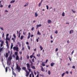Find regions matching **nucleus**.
<instances>
[{
    "label": "nucleus",
    "instance_id": "obj_46",
    "mask_svg": "<svg viewBox=\"0 0 77 77\" xmlns=\"http://www.w3.org/2000/svg\"><path fill=\"white\" fill-rule=\"evenodd\" d=\"M12 51H11V54L10 56H12Z\"/></svg>",
    "mask_w": 77,
    "mask_h": 77
},
{
    "label": "nucleus",
    "instance_id": "obj_43",
    "mask_svg": "<svg viewBox=\"0 0 77 77\" xmlns=\"http://www.w3.org/2000/svg\"><path fill=\"white\" fill-rule=\"evenodd\" d=\"M33 56L32 55H30V57L31 59L32 58H33Z\"/></svg>",
    "mask_w": 77,
    "mask_h": 77
},
{
    "label": "nucleus",
    "instance_id": "obj_28",
    "mask_svg": "<svg viewBox=\"0 0 77 77\" xmlns=\"http://www.w3.org/2000/svg\"><path fill=\"white\" fill-rule=\"evenodd\" d=\"M5 72H8V67H6L5 69Z\"/></svg>",
    "mask_w": 77,
    "mask_h": 77
},
{
    "label": "nucleus",
    "instance_id": "obj_33",
    "mask_svg": "<svg viewBox=\"0 0 77 77\" xmlns=\"http://www.w3.org/2000/svg\"><path fill=\"white\" fill-rule=\"evenodd\" d=\"M5 42L7 44V45L9 44V43H8V41L6 40Z\"/></svg>",
    "mask_w": 77,
    "mask_h": 77
},
{
    "label": "nucleus",
    "instance_id": "obj_41",
    "mask_svg": "<svg viewBox=\"0 0 77 77\" xmlns=\"http://www.w3.org/2000/svg\"><path fill=\"white\" fill-rule=\"evenodd\" d=\"M68 58L69 59V60H70V61H71V58L69 57V56Z\"/></svg>",
    "mask_w": 77,
    "mask_h": 77
},
{
    "label": "nucleus",
    "instance_id": "obj_60",
    "mask_svg": "<svg viewBox=\"0 0 77 77\" xmlns=\"http://www.w3.org/2000/svg\"><path fill=\"white\" fill-rule=\"evenodd\" d=\"M30 36L28 35V36L27 37V38L28 39H29L30 38Z\"/></svg>",
    "mask_w": 77,
    "mask_h": 77
},
{
    "label": "nucleus",
    "instance_id": "obj_64",
    "mask_svg": "<svg viewBox=\"0 0 77 77\" xmlns=\"http://www.w3.org/2000/svg\"><path fill=\"white\" fill-rule=\"evenodd\" d=\"M8 36H9V34H7L6 35V36L7 37H8Z\"/></svg>",
    "mask_w": 77,
    "mask_h": 77
},
{
    "label": "nucleus",
    "instance_id": "obj_26",
    "mask_svg": "<svg viewBox=\"0 0 77 77\" xmlns=\"http://www.w3.org/2000/svg\"><path fill=\"white\" fill-rule=\"evenodd\" d=\"M23 38H24V36H23V35L21 36L20 37V39H21V40H22V39H23Z\"/></svg>",
    "mask_w": 77,
    "mask_h": 77
},
{
    "label": "nucleus",
    "instance_id": "obj_11",
    "mask_svg": "<svg viewBox=\"0 0 77 77\" xmlns=\"http://www.w3.org/2000/svg\"><path fill=\"white\" fill-rule=\"evenodd\" d=\"M37 34L39 35H41V33L39 32V31H38Z\"/></svg>",
    "mask_w": 77,
    "mask_h": 77
},
{
    "label": "nucleus",
    "instance_id": "obj_10",
    "mask_svg": "<svg viewBox=\"0 0 77 77\" xmlns=\"http://www.w3.org/2000/svg\"><path fill=\"white\" fill-rule=\"evenodd\" d=\"M29 74H30V73H29V72H27L26 75V77H27L28 76H29Z\"/></svg>",
    "mask_w": 77,
    "mask_h": 77
},
{
    "label": "nucleus",
    "instance_id": "obj_5",
    "mask_svg": "<svg viewBox=\"0 0 77 77\" xmlns=\"http://www.w3.org/2000/svg\"><path fill=\"white\" fill-rule=\"evenodd\" d=\"M40 67L41 68V70L42 71H45V70L44 69L43 67H42V66H41Z\"/></svg>",
    "mask_w": 77,
    "mask_h": 77
},
{
    "label": "nucleus",
    "instance_id": "obj_38",
    "mask_svg": "<svg viewBox=\"0 0 77 77\" xmlns=\"http://www.w3.org/2000/svg\"><path fill=\"white\" fill-rule=\"evenodd\" d=\"M41 3H40L39 4H38V7H40L41 6Z\"/></svg>",
    "mask_w": 77,
    "mask_h": 77
},
{
    "label": "nucleus",
    "instance_id": "obj_19",
    "mask_svg": "<svg viewBox=\"0 0 77 77\" xmlns=\"http://www.w3.org/2000/svg\"><path fill=\"white\" fill-rule=\"evenodd\" d=\"M15 2V0H12L10 2V3H14V2Z\"/></svg>",
    "mask_w": 77,
    "mask_h": 77
},
{
    "label": "nucleus",
    "instance_id": "obj_44",
    "mask_svg": "<svg viewBox=\"0 0 77 77\" xmlns=\"http://www.w3.org/2000/svg\"><path fill=\"white\" fill-rule=\"evenodd\" d=\"M7 46L8 48H9V44L7 45Z\"/></svg>",
    "mask_w": 77,
    "mask_h": 77
},
{
    "label": "nucleus",
    "instance_id": "obj_61",
    "mask_svg": "<svg viewBox=\"0 0 77 77\" xmlns=\"http://www.w3.org/2000/svg\"><path fill=\"white\" fill-rule=\"evenodd\" d=\"M34 74H35V75H36V74H37V73H36V72H34Z\"/></svg>",
    "mask_w": 77,
    "mask_h": 77
},
{
    "label": "nucleus",
    "instance_id": "obj_35",
    "mask_svg": "<svg viewBox=\"0 0 77 77\" xmlns=\"http://www.w3.org/2000/svg\"><path fill=\"white\" fill-rule=\"evenodd\" d=\"M26 67H23L22 68V69H23V70H26Z\"/></svg>",
    "mask_w": 77,
    "mask_h": 77
},
{
    "label": "nucleus",
    "instance_id": "obj_57",
    "mask_svg": "<svg viewBox=\"0 0 77 77\" xmlns=\"http://www.w3.org/2000/svg\"><path fill=\"white\" fill-rule=\"evenodd\" d=\"M46 7L47 9H48V5H46Z\"/></svg>",
    "mask_w": 77,
    "mask_h": 77
},
{
    "label": "nucleus",
    "instance_id": "obj_59",
    "mask_svg": "<svg viewBox=\"0 0 77 77\" xmlns=\"http://www.w3.org/2000/svg\"><path fill=\"white\" fill-rule=\"evenodd\" d=\"M11 5H9L8 6L9 8H10L11 7Z\"/></svg>",
    "mask_w": 77,
    "mask_h": 77
},
{
    "label": "nucleus",
    "instance_id": "obj_14",
    "mask_svg": "<svg viewBox=\"0 0 77 77\" xmlns=\"http://www.w3.org/2000/svg\"><path fill=\"white\" fill-rule=\"evenodd\" d=\"M29 5V3L28 2H27L26 3L25 5H24V7H26V6H28Z\"/></svg>",
    "mask_w": 77,
    "mask_h": 77
},
{
    "label": "nucleus",
    "instance_id": "obj_18",
    "mask_svg": "<svg viewBox=\"0 0 77 77\" xmlns=\"http://www.w3.org/2000/svg\"><path fill=\"white\" fill-rule=\"evenodd\" d=\"M42 26V25L41 24H39V25H37L36 27H41V26Z\"/></svg>",
    "mask_w": 77,
    "mask_h": 77
},
{
    "label": "nucleus",
    "instance_id": "obj_7",
    "mask_svg": "<svg viewBox=\"0 0 77 77\" xmlns=\"http://www.w3.org/2000/svg\"><path fill=\"white\" fill-rule=\"evenodd\" d=\"M48 24H51V20H48Z\"/></svg>",
    "mask_w": 77,
    "mask_h": 77
},
{
    "label": "nucleus",
    "instance_id": "obj_63",
    "mask_svg": "<svg viewBox=\"0 0 77 77\" xmlns=\"http://www.w3.org/2000/svg\"><path fill=\"white\" fill-rule=\"evenodd\" d=\"M29 77H32V74H29Z\"/></svg>",
    "mask_w": 77,
    "mask_h": 77
},
{
    "label": "nucleus",
    "instance_id": "obj_37",
    "mask_svg": "<svg viewBox=\"0 0 77 77\" xmlns=\"http://www.w3.org/2000/svg\"><path fill=\"white\" fill-rule=\"evenodd\" d=\"M26 57L27 59H29V55H27L26 56Z\"/></svg>",
    "mask_w": 77,
    "mask_h": 77
},
{
    "label": "nucleus",
    "instance_id": "obj_42",
    "mask_svg": "<svg viewBox=\"0 0 77 77\" xmlns=\"http://www.w3.org/2000/svg\"><path fill=\"white\" fill-rule=\"evenodd\" d=\"M13 36L14 37V38H16V35H15V34H14L13 35Z\"/></svg>",
    "mask_w": 77,
    "mask_h": 77
},
{
    "label": "nucleus",
    "instance_id": "obj_62",
    "mask_svg": "<svg viewBox=\"0 0 77 77\" xmlns=\"http://www.w3.org/2000/svg\"><path fill=\"white\" fill-rule=\"evenodd\" d=\"M51 39H53V37H52V35L51 36Z\"/></svg>",
    "mask_w": 77,
    "mask_h": 77
},
{
    "label": "nucleus",
    "instance_id": "obj_52",
    "mask_svg": "<svg viewBox=\"0 0 77 77\" xmlns=\"http://www.w3.org/2000/svg\"><path fill=\"white\" fill-rule=\"evenodd\" d=\"M75 67L74 66H73L72 67V68H73V69H75Z\"/></svg>",
    "mask_w": 77,
    "mask_h": 77
},
{
    "label": "nucleus",
    "instance_id": "obj_13",
    "mask_svg": "<svg viewBox=\"0 0 77 77\" xmlns=\"http://www.w3.org/2000/svg\"><path fill=\"white\" fill-rule=\"evenodd\" d=\"M6 40L7 41V40H8V41H10V38H8V37H6Z\"/></svg>",
    "mask_w": 77,
    "mask_h": 77
},
{
    "label": "nucleus",
    "instance_id": "obj_3",
    "mask_svg": "<svg viewBox=\"0 0 77 77\" xmlns=\"http://www.w3.org/2000/svg\"><path fill=\"white\" fill-rule=\"evenodd\" d=\"M26 66L27 67V69L28 68H30V64L28 63L26 64Z\"/></svg>",
    "mask_w": 77,
    "mask_h": 77
},
{
    "label": "nucleus",
    "instance_id": "obj_27",
    "mask_svg": "<svg viewBox=\"0 0 77 77\" xmlns=\"http://www.w3.org/2000/svg\"><path fill=\"white\" fill-rule=\"evenodd\" d=\"M62 16L63 17H64V16H65V13L64 12H63L62 14Z\"/></svg>",
    "mask_w": 77,
    "mask_h": 77
},
{
    "label": "nucleus",
    "instance_id": "obj_12",
    "mask_svg": "<svg viewBox=\"0 0 77 77\" xmlns=\"http://www.w3.org/2000/svg\"><path fill=\"white\" fill-rule=\"evenodd\" d=\"M17 44L19 45V46L20 47H21V44L20 43V42H18L17 43Z\"/></svg>",
    "mask_w": 77,
    "mask_h": 77
},
{
    "label": "nucleus",
    "instance_id": "obj_21",
    "mask_svg": "<svg viewBox=\"0 0 77 77\" xmlns=\"http://www.w3.org/2000/svg\"><path fill=\"white\" fill-rule=\"evenodd\" d=\"M74 32V31L73 30H71L69 32L70 34H71V33H72Z\"/></svg>",
    "mask_w": 77,
    "mask_h": 77
},
{
    "label": "nucleus",
    "instance_id": "obj_4",
    "mask_svg": "<svg viewBox=\"0 0 77 77\" xmlns=\"http://www.w3.org/2000/svg\"><path fill=\"white\" fill-rule=\"evenodd\" d=\"M29 62H30L31 64V66H33V62H32V61L30 60H29Z\"/></svg>",
    "mask_w": 77,
    "mask_h": 77
},
{
    "label": "nucleus",
    "instance_id": "obj_56",
    "mask_svg": "<svg viewBox=\"0 0 77 77\" xmlns=\"http://www.w3.org/2000/svg\"><path fill=\"white\" fill-rule=\"evenodd\" d=\"M11 68H12V72H14V68L12 67H11Z\"/></svg>",
    "mask_w": 77,
    "mask_h": 77
},
{
    "label": "nucleus",
    "instance_id": "obj_1",
    "mask_svg": "<svg viewBox=\"0 0 77 77\" xmlns=\"http://www.w3.org/2000/svg\"><path fill=\"white\" fill-rule=\"evenodd\" d=\"M11 59H12V56H9L8 59V60L7 61V65L10 66L11 65Z\"/></svg>",
    "mask_w": 77,
    "mask_h": 77
},
{
    "label": "nucleus",
    "instance_id": "obj_36",
    "mask_svg": "<svg viewBox=\"0 0 77 77\" xmlns=\"http://www.w3.org/2000/svg\"><path fill=\"white\" fill-rule=\"evenodd\" d=\"M37 56H38V57H40L41 55H40V54H38L37 55Z\"/></svg>",
    "mask_w": 77,
    "mask_h": 77
},
{
    "label": "nucleus",
    "instance_id": "obj_39",
    "mask_svg": "<svg viewBox=\"0 0 77 77\" xmlns=\"http://www.w3.org/2000/svg\"><path fill=\"white\" fill-rule=\"evenodd\" d=\"M19 59L21 60H23V57H21Z\"/></svg>",
    "mask_w": 77,
    "mask_h": 77
},
{
    "label": "nucleus",
    "instance_id": "obj_34",
    "mask_svg": "<svg viewBox=\"0 0 77 77\" xmlns=\"http://www.w3.org/2000/svg\"><path fill=\"white\" fill-rule=\"evenodd\" d=\"M48 74L49 75H50V74H51V72H50V70H49L48 72Z\"/></svg>",
    "mask_w": 77,
    "mask_h": 77
},
{
    "label": "nucleus",
    "instance_id": "obj_23",
    "mask_svg": "<svg viewBox=\"0 0 77 77\" xmlns=\"http://www.w3.org/2000/svg\"><path fill=\"white\" fill-rule=\"evenodd\" d=\"M40 48L41 51L42 50V49H43V48H42V46H40Z\"/></svg>",
    "mask_w": 77,
    "mask_h": 77
},
{
    "label": "nucleus",
    "instance_id": "obj_47",
    "mask_svg": "<svg viewBox=\"0 0 77 77\" xmlns=\"http://www.w3.org/2000/svg\"><path fill=\"white\" fill-rule=\"evenodd\" d=\"M33 30H34V27H33L31 29V30H32V31H33Z\"/></svg>",
    "mask_w": 77,
    "mask_h": 77
},
{
    "label": "nucleus",
    "instance_id": "obj_15",
    "mask_svg": "<svg viewBox=\"0 0 77 77\" xmlns=\"http://www.w3.org/2000/svg\"><path fill=\"white\" fill-rule=\"evenodd\" d=\"M14 54L15 56H18V52H14Z\"/></svg>",
    "mask_w": 77,
    "mask_h": 77
},
{
    "label": "nucleus",
    "instance_id": "obj_31",
    "mask_svg": "<svg viewBox=\"0 0 77 77\" xmlns=\"http://www.w3.org/2000/svg\"><path fill=\"white\" fill-rule=\"evenodd\" d=\"M38 39H39V37H38V38H37L36 40V41L37 42H39V40Z\"/></svg>",
    "mask_w": 77,
    "mask_h": 77
},
{
    "label": "nucleus",
    "instance_id": "obj_32",
    "mask_svg": "<svg viewBox=\"0 0 77 77\" xmlns=\"http://www.w3.org/2000/svg\"><path fill=\"white\" fill-rule=\"evenodd\" d=\"M16 48H17V47H13V50H15Z\"/></svg>",
    "mask_w": 77,
    "mask_h": 77
},
{
    "label": "nucleus",
    "instance_id": "obj_22",
    "mask_svg": "<svg viewBox=\"0 0 77 77\" xmlns=\"http://www.w3.org/2000/svg\"><path fill=\"white\" fill-rule=\"evenodd\" d=\"M13 72V75H14V77H16V74H15V72Z\"/></svg>",
    "mask_w": 77,
    "mask_h": 77
},
{
    "label": "nucleus",
    "instance_id": "obj_50",
    "mask_svg": "<svg viewBox=\"0 0 77 77\" xmlns=\"http://www.w3.org/2000/svg\"><path fill=\"white\" fill-rule=\"evenodd\" d=\"M0 29L1 30H4L3 28V27H1Z\"/></svg>",
    "mask_w": 77,
    "mask_h": 77
},
{
    "label": "nucleus",
    "instance_id": "obj_8",
    "mask_svg": "<svg viewBox=\"0 0 77 77\" xmlns=\"http://www.w3.org/2000/svg\"><path fill=\"white\" fill-rule=\"evenodd\" d=\"M31 68L32 69H36V68H35V66H31Z\"/></svg>",
    "mask_w": 77,
    "mask_h": 77
},
{
    "label": "nucleus",
    "instance_id": "obj_17",
    "mask_svg": "<svg viewBox=\"0 0 77 77\" xmlns=\"http://www.w3.org/2000/svg\"><path fill=\"white\" fill-rule=\"evenodd\" d=\"M13 46H14V45L12 44V43L11 44V49H12V48L13 47Z\"/></svg>",
    "mask_w": 77,
    "mask_h": 77
},
{
    "label": "nucleus",
    "instance_id": "obj_45",
    "mask_svg": "<svg viewBox=\"0 0 77 77\" xmlns=\"http://www.w3.org/2000/svg\"><path fill=\"white\" fill-rule=\"evenodd\" d=\"M32 62H33V63H34V62H35V61H34V58H33L32 59Z\"/></svg>",
    "mask_w": 77,
    "mask_h": 77
},
{
    "label": "nucleus",
    "instance_id": "obj_58",
    "mask_svg": "<svg viewBox=\"0 0 77 77\" xmlns=\"http://www.w3.org/2000/svg\"><path fill=\"white\" fill-rule=\"evenodd\" d=\"M74 51H72V55L73 53H74Z\"/></svg>",
    "mask_w": 77,
    "mask_h": 77
},
{
    "label": "nucleus",
    "instance_id": "obj_54",
    "mask_svg": "<svg viewBox=\"0 0 77 77\" xmlns=\"http://www.w3.org/2000/svg\"><path fill=\"white\" fill-rule=\"evenodd\" d=\"M23 35H24H24H26V32H23Z\"/></svg>",
    "mask_w": 77,
    "mask_h": 77
},
{
    "label": "nucleus",
    "instance_id": "obj_25",
    "mask_svg": "<svg viewBox=\"0 0 77 77\" xmlns=\"http://www.w3.org/2000/svg\"><path fill=\"white\" fill-rule=\"evenodd\" d=\"M18 49H19L18 47H16L15 50H16V51H18Z\"/></svg>",
    "mask_w": 77,
    "mask_h": 77
},
{
    "label": "nucleus",
    "instance_id": "obj_16",
    "mask_svg": "<svg viewBox=\"0 0 77 77\" xmlns=\"http://www.w3.org/2000/svg\"><path fill=\"white\" fill-rule=\"evenodd\" d=\"M8 53H6V55H5V57L6 58H7V57H8Z\"/></svg>",
    "mask_w": 77,
    "mask_h": 77
},
{
    "label": "nucleus",
    "instance_id": "obj_48",
    "mask_svg": "<svg viewBox=\"0 0 77 77\" xmlns=\"http://www.w3.org/2000/svg\"><path fill=\"white\" fill-rule=\"evenodd\" d=\"M20 35H21V33H19V36H18L19 38H20Z\"/></svg>",
    "mask_w": 77,
    "mask_h": 77
},
{
    "label": "nucleus",
    "instance_id": "obj_6",
    "mask_svg": "<svg viewBox=\"0 0 77 77\" xmlns=\"http://www.w3.org/2000/svg\"><path fill=\"white\" fill-rule=\"evenodd\" d=\"M16 60H19V56L18 55L16 56Z\"/></svg>",
    "mask_w": 77,
    "mask_h": 77
},
{
    "label": "nucleus",
    "instance_id": "obj_24",
    "mask_svg": "<svg viewBox=\"0 0 77 77\" xmlns=\"http://www.w3.org/2000/svg\"><path fill=\"white\" fill-rule=\"evenodd\" d=\"M38 14H37V13L35 12V17H38Z\"/></svg>",
    "mask_w": 77,
    "mask_h": 77
},
{
    "label": "nucleus",
    "instance_id": "obj_29",
    "mask_svg": "<svg viewBox=\"0 0 77 77\" xmlns=\"http://www.w3.org/2000/svg\"><path fill=\"white\" fill-rule=\"evenodd\" d=\"M42 65L43 66H45V64L43 63V62L42 63Z\"/></svg>",
    "mask_w": 77,
    "mask_h": 77
},
{
    "label": "nucleus",
    "instance_id": "obj_53",
    "mask_svg": "<svg viewBox=\"0 0 77 77\" xmlns=\"http://www.w3.org/2000/svg\"><path fill=\"white\" fill-rule=\"evenodd\" d=\"M5 35V33H3L2 34V37L4 38V35Z\"/></svg>",
    "mask_w": 77,
    "mask_h": 77
},
{
    "label": "nucleus",
    "instance_id": "obj_30",
    "mask_svg": "<svg viewBox=\"0 0 77 77\" xmlns=\"http://www.w3.org/2000/svg\"><path fill=\"white\" fill-rule=\"evenodd\" d=\"M65 72L63 73L61 75L62 77H63L64 75H65Z\"/></svg>",
    "mask_w": 77,
    "mask_h": 77
},
{
    "label": "nucleus",
    "instance_id": "obj_40",
    "mask_svg": "<svg viewBox=\"0 0 77 77\" xmlns=\"http://www.w3.org/2000/svg\"><path fill=\"white\" fill-rule=\"evenodd\" d=\"M29 71V72H31V69H30L29 68H28L27 69Z\"/></svg>",
    "mask_w": 77,
    "mask_h": 77
},
{
    "label": "nucleus",
    "instance_id": "obj_2",
    "mask_svg": "<svg viewBox=\"0 0 77 77\" xmlns=\"http://www.w3.org/2000/svg\"><path fill=\"white\" fill-rule=\"evenodd\" d=\"M16 69L18 70L19 72H20V71H21V68L20 67H19V66L17 64H16Z\"/></svg>",
    "mask_w": 77,
    "mask_h": 77
},
{
    "label": "nucleus",
    "instance_id": "obj_49",
    "mask_svg": "<svg viewBox=\"0 0 77 77\" xmlns=\"http://www.w3.org/2000/svg\"><path fill=\"white\" fill-rule=\"evenodd\" d=\"M72 11L73 12V13H75V11H74L73 10H72Z\"/></svg>",
    "mask_w": 77,
    "mask_h": 77
},
{
    "label": "nucleus",
    "instance_id": "obj_55",
    "mask_svg": "<svg viewBox=\"0 0 77 77\" xmlns=\"http://www.w3.org/2000/svg\"><path fill=\"white\" fill-rule=\"evenodd\" d=\"M58 51V49L57 48L55 50V51Z\"/></svg>",
    "mask_w": 77,
    "mask_h": 77
},
{
    "label": "nucleus",
    "instance_id": "obj_51",
    "mask_svg": "<svg viewBox=\"0 0 77 77\" xmlns=\"http://www.w3.org/2000/svg\"><path fill=\"white\" fill-rule=\"evenodd\" d=\"M67 43H68V44H69V40H67Z\"/></svg>",
    "mask_w": 77,
    "mask_h": 77
},
{
    "label": "nucleus",
    "instance_id": "obj_9",
    "mask_svg": "<svg viewBox=\"0 0 77 77\" xmlns=\"http://www.w3.org/2000/svg\"><path fill=\"white\" fill-rule=\"evenodd\" d=\"M55 64V63H54L52 62L51 63V66H53Z\"/></svg>",
    "mask_w": 77,
    "mask_h": 77
},
{
    "label": "nucleus",
    "instance_id": "obj_20",
    "mask_svg": "<svg viewBox=\"0 0 77 77\" xmlns=\"http://www.w3.org/2000/svg\"><path fill=\"white\" fill-rule=\"evenodd\" d=\"M3 49V48H0V53H1Z\"/></svg>",
    "mask_w": 77,
    "mask_h": 77
}]
</instances>
